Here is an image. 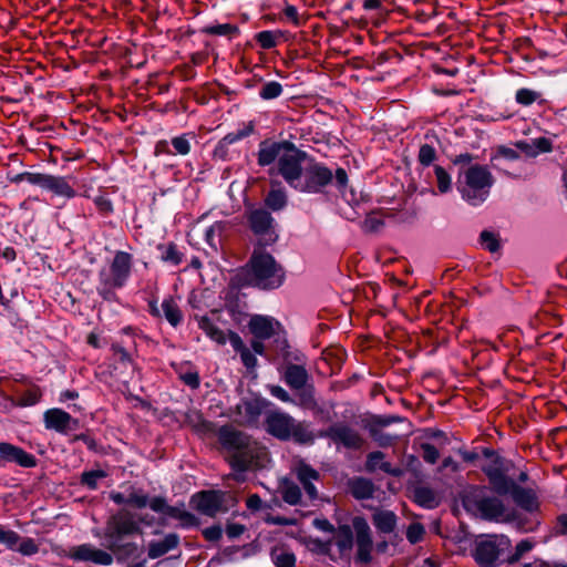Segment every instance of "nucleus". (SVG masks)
<instances>
[{
  "mask_svg": "<svg viewBox=\"0 0 567 567\" xmlns=\"http://www.w3.org/2000/svg\"><path fill=\"white\" fill-rule=\"evenodd\" d=\"M109 498L120 506L110 516L104 529L105 546L111 553L85 543L70 548L68 556L73 561L110 566L113 555L117 560H127L138 555L137 545L130 538L142 534V489L123 484L118 491H111Z\"/></svg>",
  "mask_w": 567,
  "mask_h": 567,
  "instance_id": "nucleus-1",
  "label": "nucleus"
},
{
  "mask_svg": "<svg viewBox=\"0 0 567 567\" xmlns=\"http://www.w3.org/2000/svg\"><path fill=\"white\" fill-rule=\"evenodd\" d=\"M305 161L306 154L290 142L264 141L259 145L258 164L260 166L275 164L269 171L270 175H280L292 188L302 173Z\"/></svg>",
  "mask_w": 567,
  "mask_h": 567,
  "instance_id": "nucleus-2",
  "label": "nucleus"
},
{
  "mask_svg": "<svg viewBox=\"0 0 567 567\" xmlns=\"http://www.w3.org/2000/svg\"><path fill=\"white\" fill-rule=\"evenodd\" d=\"M220 444L231 451L230 465L234 471L243 473L246 470L261 467L267 461L266 449L259 446L256 442L241 432L223 427L219 431ZM241 480V474L237 475Z\"/></svg>",
  "mask_w": 567,
  "mask_h": 567,
  "instance_id": "nucleus-3",
  "label": "nucleus"
},
{
  "mask_svg": "<svg viewBox=\"0 0 567 567\" xmlns=\"http://www.w3.org/2000/svg\"><path fill=\"white\" fill-rule=\"evenodd\" d=\"M244 274L247 285L264 290L277 289L285 280L284 269L260 247H255Z\"/></svg>",
  "mask_w": 567,
  "mask_h": 567,
  "instance_id": "nucleus-4",
  "label": "nucleus"
},
{
  "mask_svg": "<svg viewBox=\"0 0 567 567\" xmlns=\"http://www.w3.org/2000/svg\"><path fill=\"white\" fill-rule=\"evenodd\" d=\"M493 185L492 173L486 166L480 164L462 169L457 179L461 197L472 206L483 204L488 198Z\"/></svg>",
  "mask_w": 567,
  "mask_h": 567,
  "instance_id": "nucleus-5",
  "label": "nucleus"
},
{
  "mask_svg": "<svg viewBox=\"0 0 567 567\" xmlns=\"http://www.w3.org/2000/svg\"><path fill=\"white\" fill-rule=\"evenodd\" d=\"M266 430L279 440L293 439L298 443L308 444L313 442V435L308 427L296 422L289 414L280 411H272L265 420Z\"/></svg>",
  "mask_w": 567,
  "mask_h": 567,
  "instance_id": "nucleus-6",
  "label": "nucleus"
},
{
  "mask_svg": "<svg viewBox=\"0 0 567 567\" xmlns=\"http://www.w3.org/2000/svg\"><path fill=\"white\" fill-rule=\"evenodd\" d=\"M332 178V172L328 167L316 162H308L293 189L300 193H319L331 183Z\"/></svg>",
  "mask_w": 567,
  "mask_h": 567,
  "instance_id": "nucleus-7",
  "label": "nucleus"
},
{
  "mask_svg": "<svg viewBox=\"0 0 567 567\" xmlns=\"http://www.w3.org/2000/svg\"><path fill=\"white\" fill-rule=\"evenodd\" d=\"M509 546L511 542L505 536H486L476 540L473 556L482 567H494L499 556Z\"/></svg>",
  "mask_w": 567,
  "mask_h": 567,
  "instance_id": "nucleus-8",
  "label": "nucleus"
},
{
  "mask_svg": "<svg viewBox=\"0 0 567 567\" xmlns=\"http://www.w3.org/2000/svg\"><path fill=\"white\" fill-rule=\"evenodd\" d=\"M484 455L486 457V462L482 465V471L486 474L489 483L497 493H507L512 481L506 476L508 468L504 458L492 450H485Z\"/></svg>",
  "mask_w": 567,
  "mask_h": 567,
  "instance_id": "nucleus-9",
  "label": "nucleus"
},
{
  "mask_svg": "<svg viewBox=\"0 0 567 567\" xmlns=\"http://www.w3.org/2000/svg\"><path fill=\"white\" fill-rule=\"evenodd\" d=\"M249 225L254 234L258 237L256 247L265 248L276 243L278 235L272 226L274 218L265 209H255L250 212Z\"/></svg>",
  "mask_w": 567,
  "mask_h": 567,
  "instance_id": "nucleus-10",
  "label": "nucleus"
},
{
  "mask_svg": "<svg viewBox=\"0 0 567 567\" xmlns=\"http://www.w3.org/2000/svg\"><path fill=\"white\" fill-rule=\"evenodd\" d=\"M122 72L126 80L135 85V90H140V81L132 73L134 70L142 68V45L137 40H131L128 44L122 47L118 51Z\"/></svg>",
  "mask_w": 567,
  "mask_h": 567,
  "instance_id": "nucleus-11",
  "label": "nucleus"
},
{
  "mask_svg": "<svg viewBox=\"0 0 567 567\" xmlns=\"http://www.w3.org/2000/svg\"><path fill=\"white\" fill-rule=\"evenodd\" d=\"M320 435L332 440L338 447L343 446L350 450H358L363 444V437L361 434L357 430L343 423L331 425Z\"/></svg>",
  "mask_w": 567,
  "mask_h": 567,
  "instance_id": "nucleus-12",
  "label": "nucleus"
},
{
  "mask_svg": "<svg viewBox=\"0 0 567 567\" xmlns=\"http://www.w3.org/2000/svg\"><path fill=\"white\" fill-rule=\"evenodd\" d=\"M132 266V256L126 251H117L113 258L110 269H101L99 274H105L106 279L111 280L113 286L124 287L130 275Z\"/></svg>",
  "mask_w": 567,
  "mask_h": 567,
  "instance_id": "nucleus-13",
  "label": "nucleus"
},
{
  "mask_svg": "<svg viewBox=\"0 0 567 567\" xmlns=\"http://www.w3.org/2000/svg\"><path fill=\"white\" fill-rule=\"evenodd\" d=\"M224 493L217 491H203L190 498V506L203 515L214 517L223 511Z\"/></svg>",
  "mask_w": 567,
  "mask_h": 567,
  "instance_id": "nucleus-14",
  "label": "nucleus"
},
{
  "mask_svg": "<svg viewBox=\"0 0 567 567\" xmlns=\"http://www.w3.org/2000/svg\"><path fill=\"white\" fill-rule=\"evenodd\" d=\"M7 463L32 468L38 465V458L20 446L9 442H0V466H4Z\"/></svg>",
  "mask_w": 567,
  "mask_h": 567,
  "instance_id": "nucleus-15",
  "label": "nucleus"
},
{
  "mask_svg": "<svg viewBox=\"0 0 567 567\" xmlns=\"http://www.w3.org/2000/svg\"><path fill=\"white\" fill-rule=\"evenodd\" d=\"M352 527L353 530L355 532L358 558L363 563H368L371 559L372 551V538L370 526L363 517L357 516L352 519Z\"/></svg>",
  "mask_w": 567,
  "mask_h": 567,
  "instance_id": "nucleus-16",
  "label": "nucleus"
},
{
  "mask_svg": "<svg viewBox=\"0 0 567 567\" xmlns=\"http://www.w3.org/2000/svg\"><path fill=\"white\" fill-rule=\"evenodd\" d=\"M248 328L256 339H269L280 330V323L271 317L255 315L248 322Z\"/></svg>",
  "mask_w": 567,
  "mask_h": 567,
  "instance_id": "nucleus-17",
  "label": "nucleus"
},
{
  "mask_svg": "<svg viewBox=\"0 0 567 567\" xmlns=\"http://www.w3.org/2000/svg\"><path fill=\"white\" fill-rule=\"evenodd\" d=\"M150 310L152 315L156 317H161L163 315L173 327L178 326L183 320L182 311L172 297L165 298L161 308H158L156 301H150Z\"/></svg>",
  "mask_w": 567,
  "mask_h": 567,
  "instance_id": "nucleus-18",
  "label": "nucleus"
},
{
  "mask_svg": "<svg viewBox=\"0 0 567 567\" xmlns=\"http://www.w3.org/2000/svg\"><path fill=\"white\" fill-rule=\"evenodd\" d=\"M71 414L59 408H52L44 412L43 422L47 430H54L59 433H66L70 425Z\"/></svg>",
  "mask_w": 567,
  "mask_h": 567,
  "instance_id": "nucleus-19",
  "label": "nucleus"
},
{
  "mask_svg": "<svg viewBox=\"0 0 567 567\" xmlns=\"http://www.w3.org/2000/svg\"><path fill=\"white\" fill-rule=\"evenodd\" d=\"M229 343L233 349L239 353L240 360L247 370H255L258 360L257 357L249 348L246 347L240 336L234 331L229 332Z\"/></svg>",
  "mask_w": 567,
  "mask_h": 567,
  "instance_id": "nucleus-20",
  "label": "nucleus"
},
{
  "mask_svg": "<svg viewBox=\"0 0 567 567\" xmlns=\"http://www.w3.org/2000/svg\"><path fill=\"white\" fill-rule=\"evenodd\" d=\"M43 189L49 190L56 196H62L65 198H73L76 195L75 190L69 184L66 177L64 176H54L48 174Z\"/></svg>",
  "mask_w": 567,
  "mask_h": 567,
  "instance_id": "nucleus-21",
  "label": "nucleus"
},
{
  "mask_svg": "<svg viewBox=\"0 0 567 567\" xmlns=\"http://www.w3.org/2000/svg\"><path fill=\"white\" fill-rule=\"evenodd\" d=\"M477 509L484 518L499 519L505 515V506L497 497H485L477 502Z\"/></svg>",
  "mask_w": 567,
  "mask_h": 567,
  "instance_id": "nucleus-22",
  "label": "nucleus"
},
{
  "mask_svg": "<svg viewBox=\"0 0 567 567\" xmlns=\"http://www.w3.org/2000/svg\"><path fill=\"white\" fill-rule=\"evenodd\" d=\"M297 477L303 486L307 495L311 499H316L318 496L317 488L312 484L313 481H318L319 473L305 463H300L297 468Z\"/></svg>",
  "mask_w": 567,
  "mask_h": 567,
  "instance_id": "nucleus-23",
  "label": "nucleus"
},
{
  "mask_svg": "<svg viewBox=\"0 0 567 567\" xmlns=\"http://www.w3.org/2000/svg\"><path fill=\"white\" fill-rule=\"evenodd\" d=\"M178 544L179 537L177 534H167L163 539L151 542L148 544V557L153 559L158 558L176 548Z\"/></svg>",
  "mask_w": 567,
  "mask_h": 567,
  "instance_id": "nucleus-24",
  "label": "nucleus"
},
{
  "mask_svg": "<svg viewBox=\"0 0 567 567\" xmlns=\"http://www.w3.org/2000/svg\"><path fill=\"white\" fill-rule=\"evenodd\" d=\"M198 327L210 340L217 344L224 346L227 343V341H229L230 331L225 332L208 317H200L198 320Z\"/></svg>",
  "mask_w": 567,
  "mask_h": 567,
  "instance_id": "nucleus-25",
  "label": "nucleus"
},
{
  "mask_svg": "<svg viewBox=\"0 0 567 567\" xmlns=\"http://www.w3.org/2000/svg\"><path fill=\"white\" fill-rule=\"evenodd\" d=\"M365 466H367V470L370 472L380 470V471L391 474L393 476L401 475V470L393 467L391 465V463L384 461V454L380 451L371 452L368 455Z\"/></svg>",
  "mask_w": 567,
  "mask_h": 567,
  "instance_id": "nucleus-26",
  "label": "nucleus"
},
{
  "mask_svg": "<svg viewBox=\"0 0 567 567\" xmlns=\"http://www.w3.org/2000/svg\"><path fill=\"white\" fill-rule=\"evenodd\" d=\"M285 381L291 389L300 390L307 384L308 373L303 367L290 364L286 369Z\"/></svg>",
  "mask_w": 567,
  "mask_h": 567,
  "instance_id": "nucleus-27",
  "label": "nucleus"
},
{
  "mask_svg": "<svg viewBox=\"0 0 567 567\" xmlns=\"http://www.w3.org/2000/svg\"><path fill=\"white\" fill-rule=\"evenodd\" d=\"M165 517L178 520L183 528L198 526L199 519L192 513L187 512L184 506H168Z\"/></svg>",
  "mask_w": 567,
  "mask_h": 567,
  "instance_id": "nucleus-28",
  "label": "nucleus"
},
{
  "mask_svg": "<svg viewBox=\"0 0 567 567\" xmlns=\"http://www.w3.org/2000/svg\"><path fill=\"white\" fill-rule=\"evenodd\" d=\"M373 483L363 477H355L349 482V491L357 499H369L374 493Z\"/></svg>",
  "mask_w": 567,
  "mask_h": 567,
  "instance_id": "nucleus-29",
  "label": "nucleus"
},
{
  "mask_svg": "<svg viewBox=\"0 0 567 567\" xmlns=\"http://www.w3.org/2000/svg\"><path fill=\"white\" fill-rule=\"evenodd\" d=\"M265 204L274 212L285 208L287 205V193L279 183H271V189L265 198Z\"/></svg>",
  "mask_w": 567,
  "mask_h": 567,
  "instance_id": "nucleus-30",
  "label": "nucleus"
},
{
  "mask_svg": "<svg viewBox=\"0 0 567 567\" xmlns=\"http://www.w3.org/2000/svg\"><path fill=\"white\" fill-rule=\"evenodd\" d=\"M373 524L381 533H392L396 526V516L391 511H377L373 514Z\"/></svg>",
  "mask_w": 567,
  "mask_h": 567,
  "instance_id": "nucleus-31",
  "label": "nucleus"
},
{
  "mask_svg": "<svg viewBox=\"0 0 567 567\" xmlns=\"http://www.w3.org/2000/svg\"><path fill=\"white\" fill-rule=\"evenodd\" d=\"M333 543L341 554L348 553L353 546V532L348 525L339 526L333 536Z\"/></svg>",
  "mask_w": 567,
  "mask_h": 567,
  "instance_id": "nucleus-32",
  "label": "nucleus"
},
{
  "mask_svg": "<svg viewBox=\"0 0 567 567\" xmlns=\"http://www.w3.org/2000/svg\"><path fill=\"white\" fill-rule=\"evenodd\" d=\"M518 147L528 156H537L551 151V142L546 137H538L530 143H519Z\"/></svg>",
  "mask_w": 567,
  "mask_h": 567,
  "instance_id": "nucleus-33",
  "label": "nucleus"
},
{
  "mask_svg": "<svg viewBox=\"0 0 567 567\" xmlns=\"http://www.w3.org/2000/svg\"><path fill=\"white\" fill-rule=\"evenodd\" d=\"M271 559L276 567H295L296 556L284 546H277L271 550Z\"/></svg>",
  "mask_w": 567,
  "mask_h": 567,
  "instance_id": "nucleus-34",
  "label": "nucleus"
},
{
  "mask_svg": "<svg viewBox=\"0 0 567 567\" xmlns=\"http://www.w3.org/2000/svg\"><path fill=\"white\" fill-rule=\"evenodd\" d=\"M515 503L529 512L535 511L538 507L537 497L532 491L524 488H516L513 493Z\"/></svg>",
  "mask_w": 567,
  "mask_h": 567,
  "instance_id": "nucleus-35",
  "label": "nucleus"
},
{
  "mask_svg": "<svg viewBox=\"0 0 567 567\" xmlns=\"http://www.w3.org/2000/svg\"><path fill=\"white\" fill-rule=\"evenodd\" d=\"M186 421L199 434H208L214 430L213 424L206 421L197 411H190L186 415Z\"/></svg>",
  "mask_w": 567,
  "mask_h": 567,
  "instance_id": "nucleus-36",
  "label": "nucleus"
},
{
  "mask_svg": "<svg viewBox=\"0 0 567 567\" xmlns=\"http://www.w3.org/2000/svg\"><path fill=\"white\" fill-rule=\"evenodd\" d=\"M414 501L424 508H435L439 499L435 493L427 487H419L414 492Z\"/></svg>",
  "mask_w": 567,
  "mask_h": 567,
  "instance_id": "nucleus-37",
  "label": "nucleus"
},
{
  "mask_svg": "<svg viewBox=\"0 0 567 567\" xmlns=\"http://www.w3.org/2000/svg\"><path fill=\"white\" fill-rule=\"evenodd\" d=\"M107 473L103 470L84 471L80 476V484L94 491L99 486V480L105 478Z\"/></svg>",
  "mask_w": 567,
  "mask_h": 567,
  "instance_id": "nucleus-38",
  "label": "nucleus"
},
{
  "mask_svg": "<svg viewBox=\"0 0 567 567\" xmlns=\"http://www.w3.org/2000/svg\"><path fill=\"white\" fill-rule=\"evenodd\" d=\"M117 286H113L111 280L106 279L105 274H99V286L96 287L97 293L106 301H113L116 299L115 289Z\"/></svg>",
  "mask_w": 567,
  "mask_h": 567,
  "instance_id": "nucleus-39",
  "label": "nucleus"
},
{
  "mask_svg": "<svg viewBox=\"0 0 567 567\" xmlns=\"http://www.w3.org/2000/svg\"><path fill=\"white\" fill-rule=\"evenodd\" d=\"M204 32L212 35H223V37H229L233 38L234 35L239 33V29L230 23H218V24H212L207 25L204 29Z\"/></svg>",
  "mask_w": 567,
  "mask_h": 567,
  "instance_id": "nucleus-40",
  "label": "nucleus"
},
{
  "mask_svg": "<svg viewBox=\"0 0 567 567\" xmlns=\"http://www.w3.org/2000/svg\"><path fill=\"white\" fill-rule=\"evenodd\" d=\"M159 250L162 251L161 252V258L164 261H167V262H171V264L177 266L183 260V254L181 251H178L176 245H174V244H168L166 246H161Z\"/></svg>",
  "mask_w": 567,
  "mask_h": 567,
  "instance_id": "nucleus-41",
  "label": "nucleus"
},
{
  "mask_svg": "<svg viewBox=\"0 0 567 567\" xmlns=\"http://www.w3.org/2000/svg\"><path fill=\"white\" fill-rule=\"evenodd\" d=\"M281 495L286 503L296 505L300 501L301 492L298 485L293 483H285L281 486Z\"/></svg>",
  "mask_w": 567,
  "mask_h": 567,
  "instance_id": "nucleus-42",
  "label": "nucleus"
},
{
  "mask_svg": "<svg viewBox=\"0 0 567 567\" xmlns=\"http://www.w3.org/2000/svg\"><path fill=\"white\" fill-rule=\"evenodd\" d=\"M96 210L102 216H110L114 213V206L112 200L105 194H99L92 198Z\"/></svg>",
  "mask_w": 567,
  "mask_h": 567,
  "instance_id": "nucleus-43",
  "label": "nucleus"
},
{
  "mask_svg": "<svg viewBox=\"0 0 567 567\" xmlns=\"http://www.w3.org/2000/svg\"><path fill=\"white\" fill-rule=\"evenodd\" d=\"M434 174L440 193L445 194L450 192L452 188V179L450 174L442 166H435Z\"/></svg>",
  "mask_w": 567,
  "mask_h": 567,
  "instance_id": "nucleus-44",
  "label": "nucleus"
},
{
  "mask_svg": "<svg viewBox=\"0 0 567 567\" xmlns=\"http://www.w3.org/2000/svg\"><path fill=\"white\" fill-rule=\"evenodd\" d=\"M112 355L115 362L123 365L132 364V357L123 343H113L111 347Z\"/></svg>",
  "mask_w": 567,
  "mask_h": 567,
  "instance_id": "nucleus-45",
  "label": "nucleus"
},
{
  "mask_svg": "<svg viewBox=\"0 0 567 567\" xmlns=\"http://www.w3.org/2000/svg\"><path fill=\"white\" fill-rule=\"evenodd\" d=\"M282 93V85L279 82L270 81L264 84L259 92L262 100H272L280 96Z\"/></svg>",
  "mask_w": 567,
  "mask_h": 567,
  "instance_id": "nucleus-46",
  "label": "nucleus"
},
{
  "mask_svg": "<svg viewBox=\"0 0 567 567\" xmlns=\"http://www.w3.org/2000/svg\"><path fill=\"white\" fill-rule=\"evenodd\" d=\"M540 97V93L529 89H519L516 92L515 100L523 106H529Z\"/></svg>",
  "mask_w": 567,
  "mask_h": 567,
  "instance_id": "nucleus-47",
  "label": "nucleus"
},
{
  "mask_svg": "<svg viewBox=\"0 0 567 567\" xmlns=\"http://www.w3.org/2000/svg\"><path fill=\"white\" fill-rule=\"evenodd\" d=\"M41 398V392L38 388L28 389L23 391L18 398V405L20 406H31L39 402Z\"/></svg>",
  "mask_w": 567,
  "mask_h": 567,
  "instance_id": "nucleus-48",
  "label": "nucleus"
},
{
  "mask_svg": "<svg viewBox=\"0 0 567 567\" xmlns=\"http://www.w3.org/2000/svg\"><path fill=\"white\" fill-rule=\"evenodd\" d=\"M17 551L23 556H32L39 551V545L31 537L21 538Z\"/></svg>",
  "mask_w": 567,
  "mask_h": 567,
  "instance_id": "nucleus-49",
  "label": "nucleus"
},
{
  "mask_svg": "<svg viewBox=\"0 0 567 567\" xmlns=\"http://www.w3.org/2000/svg\"><path fill=\"white\" fill-rule=\"evenodd\" d=\"M277 34L272 31H261L257 33L256 41L262 49H272L277 45Z\"/></svg>",
  "mask_w": 567,
  "mask_h": 567,
  "instance_id": "nucleus-50",
  "label": "nucleus"
},
{
  "mask_svg": "<svg viewBox=\"0 0 567 567\" xmlns=\"http://www.w3.org/2000/svg\"><path fill=\"white\" fill-rule=\"evenodd\" d=\"M172 146L174 154L187 155L190 152V143L186 135L173 137Z\"/></svg>",
  "mask_w": 567,
  "mask_h": 567,
  "instance_id": "nucleus-51",
  "label": "nucleus"
},
{
  "mask_svg": "<svg viewBox=\"0 0 567 567\" xmlns=\"http://www.w3.org/2000/svg\"><path fill=\"white\" fill-rule=\"evenodd\" d=\"M534 543L529 539L520 540L515 548V553L508 558V563L513 564L518 561L526 553L532 550Z\"/></svg>",
  "mask_w": 567,
  "mask_h": 567,
  "instance_id": "nucleus-52",
  "label": "nucleus"
},
{
  "mask_svg": "<svg viewBox=\"0 0 567 567\" xmlns=\"http://www.w3.org/2000/svg\"><path fill=\"white\" fill-rule=\"evenodd\" d=\"M436 158V152L435 148L429 144H424L420 147L419 151V161L422 165L429 166L431 165Z\"/></svg>",
  "mask_w": 567,
  "mask_h": 567,
  "instance_id": "nucleus-53",
  "label": "nucleus"
},
{
  "mask_svg": "<svg viewBox=\"0 0 567 567\" xmlns=\"http://www.w3.org/2000/svg\"><path fill=\"white\" fill-rule=\"evenodd\" d=\"M425 529L422 524L413 523L408 527L406 538L411 544H416L423 539Z\"/></svg>",
  "mask_w": 567,
  "mask_h": 567,
  "instance_id": "nucleus-54",
  "label": "nucleus"
},
{
  "mask_svg": "<svg viewBox=\"0 0 567 567\" xmlns=\"http://www.w3.org/2000/svg\"><path fill=\"white\" fill-rule=\"evenodd\" d=\"M298 400L299 404L305 408H313L316 405L315 396H313V390L311 386H303L302 389L298 390Z\"/></svg>",
  "mask_w": 567,
  "mask_h": 567,
  "instance_id": "nucleus-55",
  "label": "nucleus"
},
{
  "mask_svg": "<svg viewBox=\"0 0 567 567\" xmlns=\"http://www.w3.org/2000/svg\"><path fill=\"white\" fill-rule=\"evenodd\" d=\"M144 506H148L154 512L165 516L169 505H167L165 499L162 497H153L150 501H147L146 497L144 496Z\"/></svg>",
  "mask_w": 567,
  "mask_h": 567,
  "instance_id": "nucleus-56",
  "label": "nucleus"
},
{
  "mask_svg": "<svg viewBox=\"0 0 567 567\" xmlns=\"http://www.w3.org/2000/svg\"><path fill=\"white\" fill-rule=\"evenodd\" d=\"M481 241L482 245L491 252H495L499 248L498 239L493 233L483 231L481 234Z\"/></svg>",
  "mask_w": 567,
  "mask_h": 567,
  "instance_id": "nucleus-57",
  "label": "nucleus"
},
{
  "mask_svg": "<svg viewBox=\"0 0 567 567\" xmlns=\"http://www.w3.org/2000/svg\"><path fill=\"white\" fill-rule=\"evenodd\" d=\"M48 174L44 173H32V172H23L21 173L22 178H24V182L39 186L43 189L45 178Z\"/></svg>",
  "mask_w": 567,
  "mask_h": 567,
  "instance_id": "nucleus-58",
  "label": "nucleus"
},
{
  "mask_svg": "<svg viewBox=\"0 0 567 567\" xmlns=\"http://www.w3.org/2000/svg\"><path fill=\"white\" fill-rule=\"evenodd\" d=\"M422 457L426 463L434 464L440 457L439 450L430 443L422 444Z\"/></svg>",
  "mask_w": 567,
  "mask_h": 567,
  "instance_id": "nucleus-59",
  "label": "nucleus"
},
{
  "mask_svg": "<svg viewBox=\"0 0 567 567\" xmlns=\"http://www.w3.org/2000/svg\"><path fill=\"white\" fill-rule=\"evenodd\" d=\"M20 540L21 536L17 532L8 529L1 544L10 550H17Z\"/></svg>",
  "mask_w": 567,
  "mask_h": 567,
  "instance_id": "nucleus-60",
  "label": "nucleus"
},
{
  "mask_svg": "<svg viewBox=\"0 0 567 567\" xmlns=\"http://www.w3.org/2000/svg\"><path fill=\"white\" fill-rule=\"evenodd\" d=\"M75 440L83 442L90 451L99 452L100 445L90 433H80L75 435Z\"/></svg>",
  "mask_w": 567,
  "mask_h": 567,
  "instance_id": "nucleus-61",
  "label": "nucleus"
},
{
  "mask_svg": "<svg viewBox=\"0 0 567 567\" xmlns=\"http://www.w3.org/2000/svg\"><path fill=\"white\" fill-rule=\"evenodd\" d=\"M268 389L270 394L277 398L278 400L282 402H291L289 393L280 385H270Z\"/></svg>",
  "mask_w": 567,
  "mask_h": 567,
  "instance_id": "nucleus-62",
  "label": "nucleus"
},
{
  "mask_svg": "<svg viewBox=\"0 0 567 567\" xmlns=\"http://www.w3.org/2000/svg\"><path fill=\"white\" fill-rule=\"evenodd\" d=\"M204 537L209 542H217L223 535V530L219 526L207 527L203 530Z\"/></svg>",
  "mask_w": 567,
  "mask_h": 567,
  "instance_id": "nucleus-63",
  "label": "nucleus"
},
{
  "mask_svg": "<svg viewBox=\"0 0 567 567\" xmlns=\"http://www.w3.org/2000/svg\"><path fill=\"white\" fill-rule=\"evenodd\" d=\"M221 229L223 227L219 223H216L206 229L205 237L209 246L215 247L214 236L215 234H220Z\"/></svg>",
  "mask_w": 567,
  "mask_h": 567,
  "instance_id": "nucleus-64",
  "label": "nucleus"
}]
</instances>
